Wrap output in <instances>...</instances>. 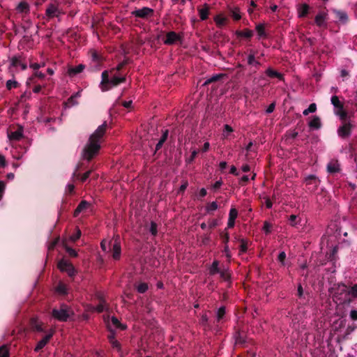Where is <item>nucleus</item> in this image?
<instances>
[{"mask_svg": "<svg viewBox=\"0 0 357 357\" xmlns=\"http://www.w3.org/2000/svg\"><path fill=\"white\" fill-rule=\"evenodd\" d=\"M107 127V122L105 121L102 125L99 126L89 137V141L82 151V157L84 159L90 161L98 153L100 149L101 139L106 132Z\"/></svg>", "mask_w": 357, "mask_h": 357, "instance_id": "1", "label": "nucleus"}, {"mask_svg": "<svg viewBox=\"0 0 357 357\" xmlns=\"http://www.w3.org/2000/svg\"><path fill=\"white\" fill-rule=\"evenodd\" d=\"M101 82L100 89L102 91H107L112 87L117 86L121 83H124L126 81V77H119L116 75H114L111 79L109 77V72L104 70L101 75Z\"/></svg>", "mask_w": 357, "mask_h": 357, "instance_id": "2", "label": "nucleus"}, {"mask_svg": "<svg viewBox=\"0 0 357 357\" xmlns=\"http://www.w3.org/2000/svg\"><path fill=\"white\" fill-rule=\"evenodd\" d=\"M73 314V310L66 304H61L52 310V317L59 321L66 322Z\"/></svg>", "mask_w": 357, "mask_h": 357, "instance_id": "3", "label": "nucleus"}, {"mask_svg": "<svg viewBox=\"0 0 357 357\" xmlns=\"http://www.w3.org/2000/svg\"><path fill=\"white\" fill-rule=\"evenodd\" d=\"M58 268L62 271L66 272L68 276L73 278L76 274V270L72 263L66 259H61L58 262Z\"/></svg>", "mask_w": 357, "mask_h": 357, "instance_id": "4", "label": "nucleus"}, {"mask_svg": "<svg viewBox=\"0 0 357 357\" xmlns=\"http://www.w3.org/2000/svg\"><path fill=\"white\" fill-rule=\"evenodd\" d=\"M62 14H63V12L59 8V5L57 2L50 3L47 4L45 15L49 19L54 17H58Z\"/></svg>", "mask_w": 357, "mask_h": 357, "instance_id": "5", "label": "nucleus"}, {"mask_svg": "<svg viewBox=\"0 0 357 357\" xmlns=\"http://www.w3.org/2000/svg\"><path fill=\"white\" fill-rule=\"evenodd\" d=\"M131 14L135 17L147 20L153 15L154 10L149 7H143L133 10Z\"/></svg>", "mask_w": 357, "mask_h": 357, "instance_id": "6", "label": "nucleus"}, {"mask_svg": "<svg viewBox=\"0 0 357 357\" xmlns=\"http://www.w3.org/2000/svg\"><path fill=\"white\" fill-rule=\"evenodd\" d=\"M104 320L106 322L107 328L109 331L113 330V328H120L121 330H125L127 328L126 325L121 324L119 320L115 317H112L110 320L109 317H104Z\"/></svg>", "mask_w": 357, "mask_h": 357, "instance_id": "7", "label": "nucleus"}, {"mask_svg": "<svg viewBox=\"0 0 357 357\" xmlns=\"http://www.w3.org/2000/svg\"><path fill=\"white\" fill-rule=\"evenodd\" d=\"M247 63L250 66L252 73H256L261 66V63L255 58V53L250 50L247 56Z\"/></svg>", "mask_w": 357, "mask_h": 357, "instance_id": "8", "label": "nucleus"}, {"mask_svg": "<svg viewBox=\"0 0 357 357\" xmlns=\"http://www.w3.org/2000/svg\"><path fill=\"white\" fill-rule=\"evenodd\" d=\"M112 257L115 260H119L121 257V247L120 237L119 235L116 236L112 241Z\"/></svg>", "mask_w": 357, "mask_h": 357, "instance_id": "9", "label": "nucleus"}, {"mask_svg": "<svg viewBox=\"0 0 357 357\" xmlns=\"http://www.w3.org/2000/svg\"><path fill=\"white\" fill-rule=\"evenodd\" d=\"M89 54H91V62L94 67L97 70H100L101 65L104 61L102 55L95 50H91Z\"/></svg>", "mask_w": 357, "mask_h": 357, "instance_id": "10", "label": "nucleus"}, {"mask_svg": "<svg viewBox=\"0 0 357 357\" xmlns=\"http://www.w3.org/2000/svg\"><path fill=\"white\" fill-rule=\"evenodd\" d=\"M307 190L310 192H314L317 189L320 183V180L314 175H310L305 178V180Z\"/></svg>", "mask_w": 357, "mask_h": 357, "instance_id": "11", "label": "nucleus"}, {"mask_svg": "<svg viewBox=\"0 0 357 357\" xmlns=\"http://www.w3.org/2000/svg\"><path fill=\"white\" fill-rule=\"evenodd\" d=\"M352 128V124L344 122L337 129L338 136L343 139L349 137L351 135Z\"/></svg>", "mask_w": 357, "mask_h": 357, "instance_id": "12", "label": "nucleus"}, {"mask_svg": "<svg viewBox=\"0 0 357 357\" xmlns=\"http://www.w3.org/2000/svg\"><path fill=\"white\" fill-rule=\"evenodd\" d=\"M182 37L175 31H169L166 35V39L164 40L165 45H173L177 41L181 40Z\"/></svg>", "mask_w": 357, "mask_h": 357, "instance_id": "13", "label": "nucleus"}, {"mask_svg": "<svg viewBox=\"0 0 357 357\" xmlns=\"http://www.w3.org/2000/svg\"><path fill=\"white\" fill-rule=\"evenodd\" d=\"M54 333V330L52 329L41 340H40L36 346L34 351L38 352L42 349L50 341Z\"/></svg>", "mask_w": 357, "mask_h": 357, "instance_id": "14", "label": "nucleus"}, {"mask_svg": "<svg viewBox=\"0 0 357 357\" xmlns=\"http://www.w3.org/2000/svg\"><path fill=\"white\" fill-rule=\"evenodd\" d=\"M8 136L10 140H20L23 137L22 127L20 126L16 130L9 132Z\"/></svg>", "mask_w": 357, "mask_h": 357, "instance_id": "15", "label": "nucleus"}, {"mask_svg": "<svg viewBox=\"0 0 357 357\" xmlns=\"http://www.w3.org/2000/svg\"><path fill=\"white\" fill-rule=\"evenodd\" d=\"M45 77V75L41 72H39V71H35L34 73L32 75V76H31L27 82H26V84L27 85H31V84H36V79H44Z\"/></svg>", "mask_w": 357, "mask_h": 357, "instance_id": "16", "label": "nucleus"}, {"mask_svg": "<svg viewBox=\"0 0 357 357\" xmlns=\"http://www.w3.org/2000/svg\"><path fill=\"white\" fill-rule=\"evenodd\" d=\"M89 206H90V204L87 201H86V200L81 201L74 211V214H73L74 216L77 217L80 213H82V212L84 211L86 209H87L89 207Z\"/></svg>", "mask_w": 357, "mask_h": 357, "instance_id": "17", "label": "nucleus"}, {"mask_svg": "<svg viewBox=\"0 0 357 357\" xmlns=\"http://www.w3.org/2000/svg\"><path fill=\"white\" fill-rule=\"evenodd\" d=\"M109 310V305L107 303L106 301L102 298H100L99 303L96 307H93V310L100 313L104 311H107Z\"/></svg>", "mask_w": 357, "mask_h": 357, "instance_id": "18", "label": "nucleus"}, {"mask_svg": "<svg viewBox=\"0 0 357 357\" xmlns=\"http://www.w3.org/2000/svg\"><path fill=\"white\" fill-rule=\"evenodd\" d=\"M333 13L335 15V18L341 23L346 24L348 22L349 17L346 12L335 9L333 10Z\"/></svg>", "mask_w": 357, "mask_h": 357, "instance_id": "19", "label": "nucleus"}, {"mask_svg": "<svg viewBox=\"0 0 357 357\" xmlns=\"http://www.w3.org/2000/svg\"><path fill=\"white\" fill-rule=\"evenodd\" d=\"M327 171L330 174H335L340 171L337 160H332L327 165Z\"/></svg>", "mask_w": 357, "mask_h": 357, "instance_id": "20", "label": "nucleus"}, {"mask_svg": "<svg viewBox=\"0 0 357 357\" xmlns=\"http://www.w3.org/2000/svg\"><path fill=\"white\" fill-rule=\"evenodd\" d=\"M235 34L238 38H245L250 39L253 36L254 33L253 31L250 29H245L243 30L236 31Z\"/></svg>", "mask_w": 357, "mask_h": 357, "instance_id": "21", "label": "nucleus"}, {"mask_svg": "<svg viewBox=\"0 0 357 357\" xmlns=\"http://www.w3.org/2000/svg\"><path fill=\"white\" fill-rule=\"evenodd\" d=\"M289 225L293 227L297 228L301 225V218L297 215L291 214L288 218Z\"/></svg>", "mask_w": 357, "mask_h": 357, "instance_id": "22", "label": "nucleus"}, {"mask_svg": "<svg viewBox=\"0 0 357 357\" xmlns=\"http://www.w3.org/2000/svg\"><path fill=\"white\" fill-rule=\"evenodd\" d=\"M85 68V66L83 64H79L78 66L70 67L68 70V74L70 77H73L80 73H82Z\"/></svg>", "mask_w": 357, "mask_h": 357, "instance_id": "23", "label": "nucleus"}, {"mask_svg": "<svg viewBox=\"0 0 357 357\" xmlns=\"http://www.w3.org/2000/svg\"><path fill=\"white\" fill-rule=\"evenodd\" d=\"M11 65L14 67L20 66L21 68L24 70L26 69V63L23 61L20 56H13L11 59Z\"/></svg>", "mask_w": 357, "mask_h": 357, "instance_id": "24", "label": "nucleus"}, {"mask_svg": "<svg viewBox=\"0 0 357 357\" xmlns=\"http://www.w3.org/2000/svg\"><path fill=\"white\" fill-rule=\"evenodd\" d=\"M220 262L218 260L213 261L212 264L208 268V273L211 275H214L215 274L220 273L222 268L219 266Z\"/></svg>", "mask_w": 357, "mask_h": 357, "instance_id": "25", "label": "nucleus"}, {"mask_svg": "<svg viewBox=\"0 0 357 357\" xmlns=\"http://www.w3.org/2000/svg\"><path fill=\"white\" fill-rule=\"evenodd\" d=\"M266 75L271 77V78H278V79L280 80H282L284 79V76L282 74H281L280 73L275 70L273 68H268L266 72H265Z\"/></svg>", "mask_w": 357, "mask_h": 357, "instance_id": "26", "label": "nucleus"}, {"mask_svg": "<svg viewBox=\"0 0 357 357\" xmlns=\"http://www.w3.org/2000/svg\"><path fill=\"white\" fill-rule=\"evenodd\" d=\"M31 326L34 331L38 332L43 331V323L36 317H33L31 319Z\"/></svg>", "mask_w": 357, "mask_h": 357, "instance_id": "27", "label": "nucleus"}, {"mask_svg": "<svg viewBox=\"0 0 357 357\" xmlns=\"http://www.w3.org/2000/svg\"><path fill=\"white\" fill-rule=\"evenodd\" d=\"M225 77H226V74L223 73L213 75L204 82L203 86H208L211 83L216 82Z\"/></svg>", "mask_w": 357, "mask_h": 357, "instance_id": "28", "label": "nucleus"}, {"mask_svg": "<svg viewBox=\"0 0 357 357\" xmlns=\"http://www.w3.org/2000/svg\"><path fill=\"white\" fill-rule=\"evenodd\" d=\"M311 129L318 130L321 127V119L317 116H314L312 119L308 123Z\"/></svg>", "mask_w": 357, "mask_h": 357, "instance_id": "29", "label": "nucleus"}, {"mask_svg": "<svg viewBox=\"0 0 357 357\" xmlns=\"http://www.w3.org/2000/svg\"><path fill=\"white\" fill-rule=\"evenodd\" d=\"M199 17L202 20H206L208 17L209 14V6L207 4H204L203 8L198 10Z\"/></svg>", "mask_w": 357, "mask_h": 357, "instance_id": "30", "label": "nucleus"}, {"mask_svg": "<svg viewBox=\"0 0 357 357\" xmlns=\"http://www.w3.org/2000/svg\"><path fill=\"white\" fill-rule=\"evenodd\" d=\"M326 16V14L324 13H319V14H317L316 15L314 21H315L316 24L318 26L321 27L324 25Z\"/></svg>", "mask_w": 357, "mask_h": 357, "instance_id": "31", "label": "nucleus"}, {"mask_svg": "<svg viewBox=\"0 0 357 357\" xmlns=\"http://www.w3.org/2000/svg\"><path fill=\"white\" fill-rule=\"evenodd\" d=\"M310 7L307 4L304 3L298 8V16L300 17H305L309 12Z\"/></svg>", "mask_w": 357, "mask_h": 357, "instance_id": "32", "label": "nucleus"}, {"mask_svg": "<svg viewBox=\"0 0 357 357\" xmlns=\"http://www.w3.org/2000/svg\"><path fill=\"white\" fill-rule=\"evenodd\" d=\"M331 101L334 107L337 108V110L344 108L343 104L340 101L339 98L337 96H333Z\"/></svg>", "mask_w": 357, "mask_h": 357, "instance_id": "33", "label": "nucleus"}, {"mask_svg": "<svg viewBox=\"0 0 357 357\" xmlns=\"http://www.w3.org/2000/svg\"><path fill=\"white\" fill-rule=\"evenodd\" d=\"M17 10L20 12V13H29V5L28 3L25 2V1H22L20 2L17 7Z\"/></svg>", "mask_w": 357, "mask_h": 357, "instance_id": "34", "label": "nucleus"}, {"mask_svg": "<svg viewBox=\"0 0 357 357\" xmlns=\"http://www.w3.org/2000/svg\"><path fill=\"white\" fill-rule=\"evenodd\" d=\"M256 31L257 32V34L259 37L261 38H266V33L265 31V27L264 25L262 24H259L256 26Z\"/></svg>", "mask_w": 357, "mask_h": 357, "instance_id": "35", "label": "nucleus"}, {"mask_svg": "<svg viewBox=\"0 0 357 357\" xmlns=\"http://www.w3.org/2000/svg\"><path fill=\"white\" fill-rule=\"evenodd\" d=\"M338 247L335 246L334 247L329 253H327L326 256L329 261H334L336 260V254L337 253Z\"/></svg>", "mask_w": 357, "mask_h": 357, "instance_id": "36", "label": "nucleus"}, {"mask_svg": "<svg viewBox=\"0 0 357 357\" xmlns=\"http://www.w3.org/2000/svg\"><path fill=\"white\" fill-rule=\"evenodd\" d=\"M135 286L136 290H148L149 284L145 282L135 281Z\"/></svg>", "mask_w": 357, "mask_h": 357, "instance_id": "37", "label": "nucleus"}, {"mask_svg": "<svg viewBox=\"0 0 357 357\" xmlns=\"http://www.w3.org/2000/svg\"><path fill=\"white\" fill-rule=\"evenodd\" d=\"M219 274H220V278L222 280H224L225 282H228L229 280L230 273H229L227 269L222 268V269L221 270V271Z\"/></svg>", "mask_w": 357, "mask_h": 357, "instance_id": "38", "label": "nucleus"}, {"mask_svg": "<svg viewBox=\"0 0 357 357\" xmlns=\"http://www.w3.org/2000/svg\"><path fill=\"white\" fill-rule=\"evenodd\" d=\"M79 96V93H77L73 96H71L68 100L66 104L68 107L74 106L78 104L77 101H76L75 98Z\"/></svg>", "mask_w": 357, "mask_h": 357, "instance_id": "39", "label": "nucleus"}, {"mask_svg": "<svg viewBox=\"0 0 357 357\" xmlns=\"http://www.w3.org/2000/svg\"><path fill=\"white\" fill-rule=\"evenodd\" d=\"M226 311L225 307L222 306L219 307L216 312V319L217 321H220L225 315Z\"/></svg>", "mask_w": 357, "mask_h": 357, "instance_id": "40", "label": "nucleus"}, {"mask_svg": "<svg viewBox=\"0 0 357 357\" xmlns=\"http://www.w3.org/2000/svg\"><path fill=\"white\" fill-rule=\"evenodd\" d=\"M0 357H10L9 348L7 345L0 347Z\"/></svg>", "mask_w": 357, "mask_h": 357, "instance_id": "41", "label": "nucleus"}, {"mask_svg": "<svg viewBox=\"0 0 357 357\" xmlns=\"http://www.w3.org/2000/svg\"><path fill=\"white\" fill-rule=\"evenodd\" d=\"M230 13H231V17L236 21H238L241 18V15L240 14V10H239V8H238L231 9L230 10Z\"/></svg>", "mask_w": 357, "mask_h": 357, "instance_id": "42", "label": "nucleus"}, {"mask_svg": "<svg viewBox=\"0 0 357 357\" xmlns=\"http://www.w3.org/2000/svg\"><path fill=\"white\" fill-rule=\"evenodd\" d=\"M317 110V105L315 103H311L308 108L303 112L304 116H307L310 113H314Z\"/></svg>", "mask_w": 357, "mask_h": 357, "instance_id": "43", "label": "nucleus"}, {"mask_svg": "<svg viewBox=\"0 0 357 357\" xmlns=\"http://www.w3.org/2000/svg\"><path fill=\"white\" fill-rule=\"evenodd\" d=\"M241 242L240 245V253H245L248 250V242L244 238L239 240Z\"/></svg>", "mask_w": 357, "mask_h": 357, "instance_id": "44", "label": "nucleus"}, {"mask_svg": "<svg viewBox=\"0 0 357 357\" xmlns=\"http://www.w3.org/2000/svg\"><path fill=\"white\" fill-rule=\"evenodd\" d=\"M335 113L340 116L342 121H345L347 118V112L344 109H338Z\"/></svg>", "mask_w": 357, "mask_h": 357, "instance_id": "45", "label": "nucleus"}, {"mask_svg": "<svg viewBox=\"0 0 357 357\" xmlns=\"http://www.w3.org/2000/svg\"><path fill=\"white\" fill-rule=\"evenodd\" d=\"M18 86V82L15 80L9 79L6 82V88L10 90L13 88H17Z\"/></svg>", "mask_w": 357, "mask_h": 357, "instance_id": "46", "label": "nucleus"}, {"mask_svg": "<svg viewBox=\"0 0 357 357\" xmlns=\"http://www.w3.org/2000/svg\"><path fill=\"white\" fill-rule=\"evenodd\" d=\"M157 227H158V225L155 222H151V225H150V229H149V231L151 232V234L153 235V236H156L157 234H158V229H157Z\"/></svg>", "mask_w": 357, "mask_h": 357, "instance_id": "47", "label": "nucleus"}, {"mask_svg": "<svg viewBox=\"0 0 357 357\" xmlns=\"http://www.w3.org/2000/svg\"><path fill=\"white\" fill-rule=\"evenodd\" d=\"M218 208V204L215 202H211L209 205L206 206V211L208 213H211L212 211H215Z\"/></svg>", "mask_w": 357, "mask_h": 357, "instance_id": "48", "label": "nucleus"}, {"mask_svg": "<svg viewBox=\"0 0 357 357\" xmlns=\"http://www.w3.org/2000/svg\"><path fill=\"white\" fill-rule=\"evenodd\" d=\"M238 216V211L235 208H231L229 211V218L236 220Z\"/></svg>", "mask_w": 357, "mask_h": 357, "instance_id": "49", "label": "nucleus"}, {"mask_svg": "<svg viewBox=\"0 0 357 357\" xmlns=\"http://www.w3.org/2000/svg\"><path fill=\"white\" fill-rule=\"evenodd\" d=\"M208 318L206 314H202L200 318V324L204 326H208Z\"/></svg>", "mask_w": 357, "mask_h": 357, "instance_id": "50", "label": "nucleus"}, {"mask_svg": "<svg viewBox=\"0 0 357 357\" xmlns=\"http://www.w3.org/2000/svg\"><path fill=\"white\" fill-rule=\"evenodd\" d=\"M66 250L67 252V253L72 257H77V252H76L75 250L68 247V246H66Z\"/></svg>", "mask_w": 357, "mask_h": 357, "instance_id": "51", "label": "nucleus"}, {"mask_svg": "<svg viewBox=\"0 0 357 357\" xmlns=\"http://www.w3.org/2000/svg\"><path fill=\"white\" fill-rule=\"evenodd\" d=\"M81 236V231L79 229H77L76 233L73 234L70 236V239L72 241L75 242L77 240H78Z\"/></svg>", "mask_w": 357, "mask_h": 357, "instance_id": "52", "label": "nucleus"}, {"mask_svg": "<svg viewBox=\"0 0 357 357\" xmlns=\"http://www.w3.org/2000/svg\"><path fill=\"white\" fill-rule=\"evenodd\" d=\"M272 225L268 222H265L264 223L263 230L266 232V234H269L271 231Z\"/></svg>", "mask_w": 357, "mask_h": 357, "instance_id": "53", "label": "nucleus"}, {"mask_svg": "<svg viewBox=\"0 0 357 357\" xmlns=\"http://www.w3.org/2000/svg\"><path fill=\"white\" fill-rule=\"evenodd\" d=\"M198 153H199L198 150H196V149L193 150L192 151L190 157L187 160V162L188 163L192 162L195 160V158L197 157Z\"/></svg>", "mask_w": 357, "mask_h": 357, "instance_id": "54", "label": "nucleus"}, {"mask_svg": "<svg viewBox=\"0 0 357 357\" xmlns=\"http://www.w3.org/2000/svg\"><path fill=\"white\" fill-rule=\"evenodd\" d=\"M215 22H216L217 24H218V25H224L227 22V18L220 17V16H218L215 18Z\"/></svg>", "mask_w": 357, "mask_h": 357, "instance_id": "55", "label": "nucleus"}, {"mask_svg": "<svg viewBox=\"0 0 357 357\" xmlns=\"http://www.w3.org/2000/svg\"><path fill=\"white\" fill-rule=\"evenodd\" d=\"M113 348L116 349L119 351H121V344L117 340L109 342Z\"/></svg>", "mask_w": 357, "mask_h": 357, "instance_id": "56", "label": "nucleus"}, {"mask_svg": "<svg viewBox=\"0 0 357 357\" xmlns=\"http://www.w3.org/2000/svg\"><path fill=\"white\" fill-rule=\"evenodd\" d=\"M286 259V254L284 252H280L278 259L282 264H284V260Z\"/></svg>", "mask_w": 357, "mask_h": 357, "instance_id": "57", "label": "nucleus"}, {"mask_svg": "<svg viewBox=\"0 0 357 357\" xmlns=\"http://www.w3.org/2000/svg\"><path fill=\"white\" fill-rule=\"evenodd\" d=\"M188 186V182L187 181H185L183 182L182 185L180 186L179 189H178V193H181V192H183L187 187Z\"/></svg>", "mask_w": 357, "mask_h": 357, "instance_id": "58", "label": "nucleus"}, {"mask_svg": "<svg viewBox=\"0 0 357 357\" xmlns=\"http://www.w3.org/2000/svg\"><path fill=\"white\" fill-rule=\"evenodd\" d=\"M91 174V170H89L87 171L86 172H85L81 177H80V180L82 183L85 182L87 178L90 176Z\"/></svg>", "mask_w": 357, "mask_h": 357, "instance_id": "59", "label": "nucleus"}, {"mask_svg": "<svg viewBox=\"0 0 357 357\" xmlns=\"http://www.w3.org/2000/svg\"><path fill=\"white\" fill-rule=\"evenodd\" d=\"M168 135H169V130H164L162 132V135L160 139V141L165 143L166 142V140L167 139Z\"/></svg>", "mask_w": 357, "mask_h": 357, "instance_id": "60", "label": "nucleus"}, {"mask_svg": "<svg viewBox=\"0 0 357 357\" xmlns=\"http://www.w3.org/2000/svg\"><path fill=\"white\" fill-rule=\"evenodd\" d=\"M218 225V221L215 219L212 220L208 223V227L212 229Z\"/></svg>", "mask_w": 357, "mask_h": 357, "instance_id": "61", "label": "nucleus"}, {"mask_svg": "<svg viewBox=\"0 0 357 357\" xmlns=\"http://www.w3.org/2000/svg\"><path fill=\"white\" fill-rule=\"evenodd\" d=\"M275 108V102H272L267 107V109L266 110V112L267 114H271V113H272L274 111Z\"/></svg>", "mask_w": 357, "mask_h": 357, "instance_id": "62", "label": "nucleus"}, {"mask_svg": "<svg viewBox=\"0 0 357 357\" xmlns=\"http://www.w3.org/2000/svg\"><path fill=\"white\" fill-rule=\"evenodd\" d=\"M222 185V181L221 180L217 181L212 186L214 190H218L221 185Z\"/></svg>", "mask_w": 357, "mask_h": 357, "instance_id": "63", "label": "nucleus"}, {"mask_svg": "<svg viewBox=\"0 0 357 357\" xmlns=\"http://www.w3.org/2000/svg\"><path fill=\"white\" fill-rule=\"evenodd\" d=\"M350 317L352 320H357V310H352L350 312Z\"/></svg>", "mask_w": 357, "mask_h": 357, "instance_id": "64", "label": "nucleus"}]
</instances>
